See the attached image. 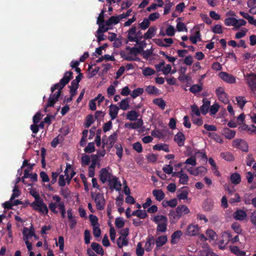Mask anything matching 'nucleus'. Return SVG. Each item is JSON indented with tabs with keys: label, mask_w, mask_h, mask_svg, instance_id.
I'll use <instances>...</instances> for the list:
<instances>
[{
	"label": "nucleus",
	"mask_w": 256,
	"mask_h": 256,
	"mask_svg": "<svg viewBox=\"0 0 256 256\" xmlns=\"http://www.w3.org/2000/svg\"><path fill=\"white\" fill-rule=\"evenodd\" d=\"M65 206L64 202L62 198L58 195H54L52 200L48 204L50 210L54 214H57L58 210Z\"/></svg>",
	"instance_id": "f257e3e1"
},
{
	"label": "nucleus",
	"mask_w": 256,
	"mask_h": 256,
	"mask_svg": "<svg viewBox=\"0 0 256 256\" xmlns=\"http://www.w3.org/2000/svg\"><path fill=\"white\" fill-rule=\"evenodd\" d=\"M185 164H186V169L192 175L202 176L206 172L207 170L204 166L193 167L196 166V161H186Z\"/></svg>",
	"instance_id": "f03ea898"
},
{
	"label": "nucleus",
	"mask_w": 256,
	"mask_h": 256,
	"mask_svg": "<svg viewBox=\"0 0 256 256\" xmlns=\"http://www.w3.org/2000/svg\"><path fill=\"white\" fill-rule=\"evenodd\" d=\"M75 174L71 165L66 164V168L64 170V175L62 174L60 176L58 180L59 185L61 186H64L66 183H69Z\"/></svg>",
	"instance_id": "7ed1b4c3"
},
{
	"label": "nucleus",
	"mask_w": 256,
	"mask_h": 256,
	"mask_svg": "<svg viewBox=\"0 0 256 256\" xmlns=\"http://www.w3.org/2000/svg\"><path fill=\"white\" fill-rule=\"evenodd\" d=\"M156 224V228L157 232H164L167 230L168 218L166 216L162 215H157L154 216L152 218Z\"/></svg>",
	"instance_id": "20e7f679"
},
{
	"label": "nucleus",
	"mask_w": 256,
	"mask_h": 256,
	"mask_svg": "<svg viewBox=\"0 0 256 256\" xmlns=\"http://www.w3.org/2000/svg\"><path fill=\"white\" fill-rule=\"evenodd\" d=\"M73 72L72 71L66 72L64 75L63 78L60 80V82L54 84L51 87V92L53 93L56 90L62 88L70 82L72 78Z\"/></svg>",
	"instance_id": "39448f33"
},
{
	"label": "nucleus",
	"mask_w": 256,
	"mask_h": 256,
	"mask_svg": "<svg viewBox=\"0 0 256 256\" xmlns=\"http://www.w3.org/2000/svg\"><path fill=\"white\" fill-rule=\"evenodd\" d=\"M30 205L34 210L38 212L41 214H46L48 212V208L42 198L34 200Z\"/></svg>",
	"instance_id": "423d86ee"
},
{
	"label": "nucleus",
	"mask_w": 256,
	"mask_h": 256,
	"mask_svg": "<svg viewBox=\"0 0 256 256\" xmlns=\"http://www.w3.org/2000/svg\"><path fill=\"white\" fill-rule=\"evenodd\" d=\"M136 28L135 26L132 27L128 30V39L131 42H138V40H141L144 38V36L140 30L136 32Z\"/></svg>",
	"instance_id": "0eeeda50"
},
{
	"label": "nucleus",
	"mask_w": 256,
	"mask_h": 256,
	"mask_svg": "<svg viewBox=\"0 0 256 256\" xmlns=\"http://www.w3.org/2000/svg\"><path fill=\"white\" fill-rule=\"evenodd\" d=\"M92 198L94 200L98 209L102 210L105 205V200L103 194L100 193L95 194L91 192Z\"/></svg>",
	"instance_id": "6e6552de"
},
{
	"label": "nucleus",
	"mask_w": 256,
	"mask_h": 256,
	"mask_svg": "<svg viewBox=\"0 0 256 256\" xmlns=\"http://www.w3.org/2000/svg\"><path fill=\"white\" fill-rule=\"evenodd\" d=\"M58 91L56 92V93L52 94L50 96L48 103L45 106L44 108V110L45 112H46L48 108L53 107L56 102L58 101V98L61 95L62 90H60V88H58Z\"/></svg>",
	"instance_id": "1a4fd4ad"
},
{
	"label": "nucleus",
	"mask_w": 256,
	"mask_h": 256,
	"mask_svg": "<svg viewBox=\"0 0 256 256\" xmlns=\"http://www.w3.org/2000/svg\"><path fill=\"white\" fill-rule=\"evenodd\" d=\"M208 160L206 153L202 151L194 150L191 152V156L190 158H188L186 160ZM208 160H213V159L210 158Z\"/></svg>",
	"instance_id": "9d476101"
},
{
	"label": "nucleus",
	"mask_w": 256,
	"mask_h": 256,
	"mask_svg": "<svg viewBox=\"0 0 256 256\" xmlns=\"http://www.w3.org/2000/svg\"><path fill=\"white\" fill-rule=\"evenodd\" d=\"M200 228L197 224H189L186 231V234L188 236H195L199 234Z\"/></svg>",
	"instance_id": "9b49d317"
},
{
	"label": "nucleus",
	"mask_w": 256,
	"mask_h": 256,
	"mask_svg": "<svg viewBox=\"0 0 256 256\" xmlns=\"http://www.w3.org/2000/svg\"><path fill=\"white\" fill-rule=\"evenodd\" d=\"M28 178H31L32 182H34L37 180V174H30L27 169L24 170V175L22 178V182L28 186H32V183L27 181Z\"/></svg>",
	"instance_id": "f8f14e48"
},
{
	"label": "nucleus",
	"mask_w": 256,
	"mask_h": 256,
	"mask_svg": "<svg viewBox=\"0 0 256 256\" xmlns=\"http://www.w3.org/2000/svg\"><path fill=\"white\" fill-rule=\"evenodd\" d=\"M232 146L238 148L242 151L247 152L248 150V144L247 142L242 139H236L232 142Z\"/></svg>",
	"instance_id": "ddd939ff"
},
{
	"label": "nucleus",
	"mask_w": 256,
	"mask_h": 256,
	"mask_svg": "<svg viewBox=\"0 0 256 256\" xmlns=\"http://www.w3.org/2000/svg\"><path fill=\"white\" fill-rule=\"evenodd\" d=\"M246 82L252 92L256 91V74L250 73L246 76Z\"/></svg>",
	"instance_id": "4468645a"
},
{
	"label": "nucleus",
	"mask_w": 256,
	"mask_h": 256,
	"mask_svg": "<svg viewBox=\"0 0 256 256\" xmlns=\"http://www.w3.org/2000/svg\"><path fill=\"white\" fill-rule=\"evenodd\" d=\"M100 176V180L103 184L108 182L114 176L109 172V169L106 168L101 170Z\"/></svg>",
	"instance_id": "2eb2a0df"
},
{
	"label": "nucleus",
	"mask_w": 256,
	"mask_h": 256,
	"mask_svg": "<svg viewBox=\"0 0 256 256\" xmlns=\"http://www.w3.org/2000/svg\"><path fill=\"white\" fill-rule=\"evenodd\" d=\"M108 182L110 189L115 190L118 192L121 190L122 184L116 176H114Z\"/></svg>",
	"instance_id": "dca6fc26"
},
{
	"label": "nucleus",
	"mask_w": 256,
	"mask_h": 256,
	"mask_svg": "<svg viewBox=\"0 0 256 256\" xmlns=\"http://www.w3.org/2000/svg\"><path fill=\"white\" fill-rule=\"evenodd\" d=\"M218 75L220 78L226 83L234 84L236 82V80L235 76L226 72H222Z\"/></svg>",
	"instance_id": "f3484780"
},
{
	"label": "nucleus",
	"mask_w": 256,
	"mask_h": 256,
	"mask_svg": "<svg viewBox=\"0 0 256 256\" xmlns=\"http://www.w3.org/2000/svg\"><path fill=\"white\" fill-rule=\"evenodd\" d=\"M222 240L220 242L219 247L222 249H224L228 242L230 241L232 235L228 232H224L222 233Z\"/></svg>",
	"instance_id": "a211bd4d"
},
{
	"label": "nucleus",
	"mask_w": 256,
	"mask_h": 256,
	"mask_svg": "<svg viewBox=\"0 0 256 256\" xmlns=\"http://www.w3.org/2000/svg\"><path fill=\"white\" fill-rule=\"evenodd\" d=\"M23 240L24 241H28L32 238V236L36 237L33 228H24L22 231Z\"/></svg>",
	"instance_id": "6ab92c4d"
},
{
	"label": "nucleus",
	"mask_w": 256,
	"mask_h": 256,
	"mask_svg": "<svg viewBox=\"0 0 256 256\" xmlns=\"http://www.w3.org/2000/svg\"><path fill=\"white\" fill-rule=\"evenodd\" d=\"M174 176L179 178V182L182 184H186L188 181V177L186 174H184L182 170L178 172H174Z\"/></svg>",
	"instance_id": "aec40b11"
},
{
	"label": "nucleus",
	"mask_w": 256,
	"mask_h": 256,
	"mask_svg": "<svg viewBox=\"0 0 256 256\" xmlns=\"http://www.w3.org/2000/svg\"><path fill=\"white\" fill-rule=\"evenodd\" d=\"M168 236L166 235H162L157 237L154 240L156 245L155 250L164 246L168 242Z\"/></svg>",
	"instance_id": "412c9836"
},
{
	"label": "nucleus",
	"mask_w": 256,
	"mask_h": 256,
	"mask_svg": "<svg viewBox=\"0 0 256 256\" xmlns=\"http://www.w3.org/2000/svg\"><path fill=\"white\" fill-rule=\"evenodd\" d=\"M143 124L142 120L138 118L136 122H126L124 124V127L130 129H137L141 128Z\"/></svg>",
	"instance_id": "4be33fe9"
},
{
	"label": "nucleus",
	"mask_w": 256,
	"mask_h": 256,
	"mask_svg": "<svg viewBox=\"0 0 256 256\" xmlns=\"http://www.w3.org/2000/svg\"><path fill=\"white\" fill-rule=\"evenodd\" d=\"M216 93L218 99L223 102L226 103L228 102L226 94L224 89L222 87H218L216 90Z\"/></svg>",
	"instance_id": "5701e85b"
},
{
	"label": "nucleus",
	"mask_w": 256,
	"mask_h": 256,
	"mask_svg": "<svg viewBox=\"0 0 256 256\" xmlns=\"http://www.w3.org/2000/svg\"><path fill=\"white\" fill-rule=\"evenodd\" d=\"M185 136L182 132H178L174 136V140L179 146H182L185 141Z\"/></svg>",
	"instance_id": "b1692460"
},
{
	"label": "nucleus",
	"mask_w": 256,
	"mask_h": 256,
	"mask_svg": "<svg viewBox=\"0 0 256 256\" xmlns=\"http://www.w3.org/2000/svg\"><path fill=\"white\" fill-rule=\"evenodd\" d=\"M67 214L68 218L70 221L69 226L70 228L73 229L75 228V226L76 224V217L73 215L72 213V210L71 209H68L67 210Z\"/></svg>",
	"instance_id": "393cba45"
},
{
	"label": "nucleus",
	"mask_w": 256,
	"mask_h": 256,
	"mask_svg": "<svg viewBox=\"0 0 256 256\" xmlns=\"http://www.w3.org/2000/svg\"><path fill=\"white\" fill-rule=\"evenodd\" d=\"M120 108L115 104H111L109 108V114L111 120L115 119L118 116Z\"/></svg>",
	"instance_id": "a878e982"
},
{
	"label": "nucleus",
	"mask_w": 256,
	"mask_h": 256,
	"mask_svg": "<svg viewBox=\"0 0 256 256\" xmlns=\"http://www.w3.org/2000/svg\"><path fill=\"white\" fill-rule=\"evenodd\" d=\"M222 134L226 138L230 140L234 137L236 132L228 128H224L222 130Z\"/></svg>",
	"instance_id": "bb28decb"
},
{
	"label": "nucleus",
	"mask_w": 256,
	"mask_h": 256,
	"mask_svg": "<svg viewBox=\"0 0 256 256\" xmlns=\"http://www.w3.org/2000/svg\"><path fill=\"white\" fill-rule=\"evenodd\" d=\"M154 236H151L146 239V242L144 245V250L146 252H150L154 248Z\"/></svg>",
	"instance_id": "cd10ccee"
},
{
	"label": "nucleus",
	"mask_w": 256,
	"mask_h": 256,
	"mask_svg": "<svg viewBox=\"0 0 256 256\" xmlns=\"http://www.w3.org/2000/svg\"><path fill=\"white\" fill-rule=\"evenodd\" d=\"M233 216L235 220L242 221L246 218L247 214L243 210H239L234 212Z\"/></svg>",
	"instance_id": "c85d7f7f"
},
{
	"label": "nucleus",
	"mask_w": 256,
	"mask_h": 256,
	"mask_svg": "<svg viewBox=\"0 0 256 256\" xmlns=\"http://www.w3.org/2000/svg\"><path fill=\"white\" fill-rule=\"evenodd\" d=\"M157 28L155 26H152L149 28L148 31L144 34V38L145 40L152 38L156 34Z\"/></svg>",
	"instance_id": "c756f323"
},
{
	"label": "nucleus",
	"mask_w": 256,
	"mask_h": 256,
	"mask_svg": "<svg viewBox=\"0 0 256 256\" xmlns=\"http://www.w3.org/2000/svg\"><path fill=\"white\" fill-rule=\"evenodd\" d=\"M152 194L156 200L158 202L162 201L165 196V194L162 190H154Z\"/></svg>",
	"instance_id": "7c9ffc66"
},
{
	"label": "nucleus",
	"mask_w": 256,
	"mask_h": 256,
	"mask_svg": "<svg viewBox=\"0 0 256 256\" xmlns=\"http://www.w3.org/2000/svg\"><path fill=\"white\" fill-rule=\"evenodd\" d=\"M210 104V102L209 100L205 98L203 99V104L200 108V112L202 114L205 115L208 112Z\"/></svg>",
	"instance_id": "2f4dec72"
},
{
	"label": "nucleus",
	"mask_w": 256,
	"mask_h": 256,
	"mask_svg": "<svg viewBox=\"0 0 256 256\" xmlns=\"http://www.w3.org/2000/svg\"><path fill=\"white\" fill-rule=\"evenodd\" d=\"M118 139V134L114 132L108 136L106 142L105 141L106 144L109 146L110 148H112Z\"/></svg>",
	"instance_id": "473e14b6"
},
{
	"label": "nucleus",
	"mask_w": 256,
	"mask_h": 256,
	"mask_svg": "<svg viewBox=\"0 0 256 256\" xmlns=\"http://www.w3.org/2000/svg\"><path fill=\"white\" fill-rule=\"evenodd\" d=\"M176 210L179 216H180L187 214L190 212L189 208L184 204L178 206Z\"/></svg>",
	"instance_id": "72a5a7b5"
},
{
	"label": "nucleus",
	"mask_w": 256,
	"mask_h": 256,
	"mask_svg": "<svg viewBox=\"0 0 256 256\" xmlns=\"http://www.w3.org/2000/svg\"><path fill=\"white\" fill-rule=\"evenodd\" d=\"M182 234V232L180 230H176L174 232L171 236V243L172 244H176L180 240Z\"/></svg>",
	"instance_id": "f704fd0d"
},
{
	"label": "nucleus",
	"mask_w": 256,
	"mask_h": 256,
	"mask_svg": "<svg viewBox=\"0 0 256 256\" xmlns=\"http://www.w3.org/2000/svg\"><path fill=\"white\" fill-rule=\"evenodd\" d=\"M140 116L138 112L136 110H132L128 112L126 114V118L130 121L137 120Z\"/></svg>",
	"instance_id": "c9c22d12"
},
{
	"label": "nucleus",
	"mask_w": 256,
	"mask_h": 256,
	"mask_svg": "<svg viewBox=\"0 0 256 256\" xmlns=\"http://www.w3.org/2000/svg\"><path fill=\"white\" fill-rule=\"evenodd\" d=\"M146 92L149 94H154L158 96L159 94V90L154 86H148L146 87Z\"/></svg>",
	"instance_id": "e433bc0d"
},
{
	"label": "nucleus",
	"mask_w": 256,
	"mask_h": 256,
	"mask_svg": "<svg viewBox=\"0 0 256 256\" xmlns=\"http://www.w3.org/2000/svg\"><path fill=\"white\" fill-rule=\"evenodd\" d=\"M98 24V28L96 31V34H104L112 28L110 27V26H106V23L99 24Z\"/></svg>",
	"instance_id": "4c0bfd02"
},
{
	"label": "nucleus",
	"mask_w": 256,
	"mask_h": 256,
	"mask_svg": "<svg viewBox=\"0 0 256 256\" xmlns=\"http://www.w3.org/2000/svg\"><path fill=\"white\" fill-rule=\"evenodd\" d=\"M118 17L116 16H112L110 17L108 20H106V26L111 27L112 25H115L119 22Z\"/></svg>",
	"instance_id": "58836bf2"
},
{
	"label": "nucleus",
	"mask_w": 256,
	"mask_h": 256,
	"mask_svg": "<svg viewBox=\"0 0 256 256\" xmlns=\"http://www.w3.org/2000/svg\"><path fill=\"white\" fill-rule=\"evenodd\" d=\"M230 180L232 184H238L241 180V178L240 174L238 173H234L230 176Z\"/></svg>",
	"instance_id": "ea45409f"
},
{
	"label": "nucleus",
	"mask_w": 256,
	"mask_h": 256,
	"mask_svg": "<svg viewBox=\"0 0 256 256\" xmlns=\"http://www.w3.org/2000/svg\"><path fill=\"white\" fill-rule=\"evenodd\" d=\"M132 216H136L140 218L144 219L148 216V214L146 210H138L134 211L132 212Z\"/></svg>",
	"instance_id": "a19ab883"
},
{
	"label": "nucleus",
	"mask_w": 256,
	"mask_h": 256,
	"mask_svg": "<svg viewBox=\"0 0 256 256\" xmlns=\"http://www.w3.org/2000/svg\"><path fill=\"white\" fill-rule=\"evenodd\" d=\"M153 103L159 106L162 110H164L165 108L166 104V102L162 98H156L152 100Z\"/></svg>",
	"instance_id": "79ce46f5"
},
{
	"label": "nucleus",
	"mask_w": 256,
	"mask_h": 256,
	"mask_svg": "<svg viewBox=\"0 0 256 256\" xmlns=\"http://www.w3.org/2000/svg\"><path fill=\"white\" fill-rule=\"evenodd\" d=\"M119 106L120 107L118 108H120L124 110H128L130 108L128 98H126L122 100L121 102L119 103Z\"/></svg>",
	"instance_id": "37998d69"
},
{
	"label": "nucleus",
	"mask_w": 256,
	"mask_h": 256,
	"mask_svg": "<svg viewBox=\"0 0 256 256\" xmlns=\"http://www.w3.org/2000/svg\"><path fill=\"white\" fill-rule=\"evenodd\" d=\"M128 244V239L125 237L120 236L117 240V245L118 248H122Z\"/></svg>",
	"instance_id": "c03bdc74"
},
{
	"label": "nucleus",
	"mask_w": 256,
	"mask_h": 256,
	"mask_svg": "<svg viewBox=\"0 0 256 256\" xmlns=\"http://www.w3.org/2000/svg\"><path fill=\"white\" fill-rule=\"evenodd\" d=\"M102 149L101 150H98L97 154L95 156L96 158H93L92 160H98L97 158H100V157L104 156V154H106V152L104 149V146L106 145V143H105V140H104V138H102Z\"/></svg>",
	"instance_id": "a18cd8bd"
},
{
	"label": "nucleus",
	"mask_w": 256,
	"mask_h": 256,
	"mask_svg": "<svg viewBox=\"0 0 256 256\" xmlns=\"http://www.w3.org/2000/svg\"><path fill=\"white\" fill-rule=\"evenodd\" d=\"M92 249L94 250L97 254H102L104 251L102 246L98 244L92 242L91 244Z\"/></svg>",
	"instance_id": "49530a36"
},
{
	"label": "nucleus",
	"mask_w": 256,
	"mask_h": 256,
	"mask_svg": "<svg viewBox=\"0 0 256 256\" xmlns=\"http://www.w3.org/2000/svg\"><path fill=\"white\" fill-rule=\"evenodd\" d=\"M237 19L232 17L226 18L224 20V24L227 26H232L236 27Z\"/></svg>",
	"instance_id": "de8ad7c7"
},
{
	"label": "nucleus",
	"mask_w": 256,
	"mask_h": 256,
	"mask_svg": "<svg viewBox=\"0 0 256 256\" xmlns=\"http://www.w3.org/2000/svg\"><path fill=\"white\" fill-rule=\"evenodd\" d=\"M230 250L232 253L238 256H242L246 255V252L240 250L237 246L231 247Z\"/></svg>",
	"instance_id": "09e8293b"
},
{
	"label": "nucleus",
	"mask_w": 256,
	"mask_h": 256,
	"mask_svg": "<svg viewBox=\"0 0 256 256\" xmlns=\"http://www.w3.org/2000/svg\"><path fill=\"white\" fill-rule=\"evenodd\" d=\"M153 149L157 150H162L166 152H169L168 146L166 144H156L154 146Z\"/></svg>",
	"instance_id": "8fccbe9b"
},
{
	"label": "nucleus",
	"mask_w": 256,
	"mask_h": 256,
	"mask_svg": "<svg viewBox=\"0 0 256 256\" xmlns=\"http://www.w3.org/2000/svg\"><path fill=\"white\" fill-rule=\"evenodd\" d=\"M144 92V89L142 88H137L134 90L130 94L131 96L133 98H135L138 96L142 94Z\"/></svg>",
	"instance_id": "3c124183"
},
{
	"label": "nucleus",
	"mask_w": 256,
	"mask_h": 256,
	"mask_svg": "<svg viewBox=\"0 0 256 256\" xmlns=\"http://www.w3.org/2000/svg\"><path fill=\"white\" fill-rule=\"evenodd\" d=\"M177 204V200L176 199H172L170 200H164L162 202V205L166 207L170 206L172 208L175 207Z\"/></svg>",
	"instance_id": "603ef678"
},
{
	"label": "nucleus",
	"mask_w": 256,
	"mask_h": 256,
	"mask_svg": "<svg viewBox=\"0 0 256 256\" xmlns=\"http://www.w3.org/2000/svg\"><path fill=\"white\" fill-rule=\"evenodd\" d=\"M201 35L199 30L196 31L195 33L194 36H190V40L194 44H196L198 41H201Z\"/></svg>",
	"instance_id": "864d4df0"
},
{
	"label": "nucleus",
	"mask_w": 256,
	"mask_h": 256,
	"mask_svg": "<svg viewBox=\"0 0 256 256\" xmlns=\"http://www.w3.org/2000/svg\"><path fill=\"white\" fill-rule=\"evenodd\" d=\"M202 90V86L201 85L194 84L190 88V91L192 94H196L201 92Z\"/></svg>",
	"instance_id": "5fc2aeb1"
},
{
	"label": "nucleus",
	"mask_w": 256,
	"mask_h": 256,
	"mask_svg": "<svg viewBox=\"0 0 256 256\" xmlns=\"http://www.w3.org/2000/svg\"><path fill=\"white\" fill-rule=\"evenodd\" d=\"M150 25V22L148 18H144L139 24L138 26L142 30H145L148 28Z\"/></svg>",
	"instance_id": "6e6d98bb"
},
{
	"label": "nucleus",
	"mask_w": 256,
	"mask_h": 256,
	"mask_svg": "<svg viewBox=\"0 0 256 256\" xmlns=\"http://www.w3.org/2000/svg\"><path fill=\"white\" fill-rule=\"evenodd\" d=\"M206 235L208 239L211 240H215L217 238L216 233L211 229H208L206 232Z\"/></svg>",
	"instance_id": "4d7b16f0"
},
{
	"label": "nucleus",
	"mask_w": 256,
	"mask_h": 256,
	"mask_svg": "<svg viewBox=\"0 0 256 256\" xmlns=\"http://www.w3.org/2000/svg\"><path fill=\"white\" fill-rule=\"evenodd\" d=\"M213 252L210 250L206 248L204 250H201L198 252V256H212Z\"/></svg>",
	"instance_id": "13d9d810"
},
{
	"label": "nucleus",
	"mask_w": 256,
	"mask_h": 256,
	"mask_svg": "<svg viewBox=\"0 0 256 256\" xmlns=\"http://www.w3.org/2000/svg\"><path fill=\"white\" fill-rule=\"evenodd\" d=\"M20 194V192L18 190V188L17 186H14L12 190V194L10 198V201H12L15 198H18Z\"/></svg>",
	"instance_id": "bf43d9fd"
},
{
	"label": "nucleus",
	"mask_w": 256,
	"mask_h": 256,
	"mask_svg": "<svg viewBox=\"0 0 256 256\" xmlns=\"http://www.w3.org/2000/svg\"><path fill=\"white\" fill-rule=\"evenodd\" d=\"M86 120L85 127L88 128L94 122V116L92 114H88L86 116Z\"/></svg>",
	"instance_id": "052dcab7"
},
{
	"label": "nucleus",
	"mask_w": 256,
	"mask_h": 256,
	"mask_svg": "<svg viewBox=\"0 0 256 256\" xmlns=\"http://www.w3.org/2000/svg\"><path fill=\"white\" fill-rule=\"evenodd\" d=\"M169 216L170 220H172V222H174L176 220H178L181 216H179L176 210V212H170Z\"/></svg>",
	"instance_id": "680f3d73"
},
{
	"label": "nucleus",
	"mask_w": 256,
	"mask_h": 256,
	"mask_svg": "<svg viewBox=\"0 0 256 256\" xmlns=\"http://www.w3.org/2000/svg\"><path fill=\"white\" fill-rule=\"evenodd\" d=\"M191 110V114H192L193 116L194 114L196 116H200V110L196 105L194 104L192 106Z\"/></svg>",
	"instance_id": "e2e57ef3"
},
{
	"label": "nucleus",
	"mask_w": 256,
	"mask_h": 256,
	"mask_svg": "<svg viewBox=\"0 0 256 256\" xmlns=\"http://www.w3.org/2000/svg\"><path fill=\"white\" fill-rule=\"evenodd\" d=\"M172 6V3L170 2V0H166V4L164 7V14H168L170 12Z\"/></svg>",
	"instance_id": "0e129e2a"
},
{
	"label": "nucleus",
	"mask_w": 256,
	"mask_h": 256,
	"mask_svg": "<svg viewBox=\"0 0 256 256\" xmlns=\"http://www.w3.org/2000/svg\"><path fill=\"white\" fill-rule=\"evenodd\" d=\"M136 254L138 256H142L144 254V249L142 247L141 242H138L136 246Z\"/></svg>",
	"instance_id": "69168bd1"
},
{
	"label": "nucleus",
	"mask_w": 256,
	"mask_h": 256,
	"mask_svg": "<svg viewBox=\"0 0 256 256\" xmlns=\"http://www.w3.org/2000/svg\"><path fill=\"white\" fill-rule=\"evenodd\" d=\"M155 73V70L149 67L146 68L142 70V74L144 76H150Z\"/></svg>",
	"instance_id": "338daca9"
},
{
	"label": "nucleus",
	"mask_w": 256,
	"mask_h": 256,
	"mask_svg": "<svg viewBox=\"0 0 256 256\" xmlns=\"http://www.w3.org/2000/svg\"><path fill=\"white\" fill-rule=\"evenodd\" d=\"M166 31V35L169 36H174L176 32L174 27L172 25H168Z\"/></svg>",
	"instance_id": "774afa93"
}]
</instances>
